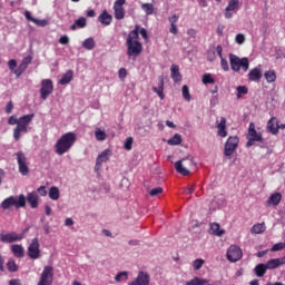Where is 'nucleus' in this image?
Here are the masks:
<instances>
[{
    "mask_svg": "<svg viewBox=\"0 0 285 285\" xmlns=\"http://www.w3.org/2000/svg\"><path fill=\"white\" fill-rule=\"evenodd\" d=\"M77 141V134L69 131L67 134H63L56 142V154L57 155H66L75 146Z\"/></svg>",
    "mask_w": 285,
    "mask_h": 285,
    "instance_id": "nucleus-1",
    "label": "nucleus"
},
{
    "mask_svg": "<svg viewBox=\"0 0 285 285\" xmlns=\"http://www.w3.org/2000/svg\"><path fill=\"white\" fill-rule=\"evenodd\" d=\"M127 55L129 57H139L141 55V50H144V46L141 42H139V35H137V31H130L127 40Z\"/></svg>",
    "mask_w": 285,
    "mask_h": 285,
    "instance_id": "nucleus-2",
    "label": "nucleus"
},
{
    "mask_svg": "<svg viewBox=\"0 0 285 285\" xmlns=\"http://www.w3.org/2000/svg\"><path fill=\"white\" fill-rule=\"evenodd\" d=\"M35 119V114H29L21 116L18 118V126L13 129V139L14 141H19L21 139V135H28L30 132V124Z\"/></svg>",
    "mask_w": 285,
    "mask_h": 285,
    "instance_id": "nucleus-3",
    "label": "nucleus"
},
{
    "mask_svg": "<svg viewBox=\"0 0 285 285\" xmlns=\"http://www.w3.org/2000/svg\"><path fill=\"white\" fill-rule=\"evenodd\" d=\"M12 206H14L17 210H19V208H26V195L20 194L19 196H9L0 204L2 210H10Z\"/></svg>",
    "mask_w": 285,
    "mask_h": 285,
    "instance_id": "nucleus-4",
    "label": "nucleus"
},
{
    "mask_svg": "<svg viewBox=\"0 0 285 285\" xmlns=\"http://www.w3.org/2000/svg\"><path fill=\"white\" fill-rule=\"evenodd\" d=\"M229 65L234 72H248V68H250V61L248 58H239L233 53L229 55Z\"/></svg>",
    "mask_w": 285,
    "mask_h": 285,
    "instance_id": "nucleus-5",
    "label": "nucleus"
},
{
    "mask_svg": "<svg viewBox=\"0 0 285 285\" xmlns=\"http://www.w3.org/2000/svg\"><path fill=\"white\" fill-rule=\"evenodd\" d=\"M14 157L17 159L18 170L20 175H22L23 177L29 175L30 167L28 166V157H26V154H23V151H17L14 154Z\"/></svg>",
    "mask_w": 285,
    "mask_h": 285,
    "instance_id": "nucleus-6",
    "label": "nucleus"
},
{
    "mask_svg": "<svg viewBox=\"0 0 285 285\" xmlns=\"http://www.w3.org/2000/svg\"><path fill=\"white\" fill-rule=\"evenodd\" d=\"M53 279L55 268L52 266H45L37 285H52Z\"/></svg>",
    "mask_w": 285,
    "mask_h": 285,
    "instance_id": "nucleus-7",
    "label": "nucleus"
},
{
    "mask_svg": "<svg viewBox=\"0 0 285 285\" xmlns=\"http://www.w3.org/2000/svg\"><path fill=\"white\" fill-rule=\"evenodd\" d=\"M239 146V138L237 136H230L225 142L224 155L230 157Z\"/></svg>",
    "mask_w": 285,
    "mask_h": 285,
    "instance_id": "nucleus-8",
    "label": "nucleus"
},
{
    "mask_svg": "<svg viewBox=\"0 0 285 285\" xmlns=\"http://www.w3.org/2000/svg\"><path fill=\"white\" fill-rule=\"evenodd\" d=\"M39 248V238H33L28 246V255L30 259H39L41 257V249Z\"/></svg>",
    "mask_w": 285,
    "mask_h": 285,
    "instance_id": "nucleus-9",
    "label": "nucleus"
},
{
    "mask_svg": "<svg viewBox=\"0 0 285 285\" xmlns=\"http://www.w3.org/2000/svg\"><path fill=\"white\" fill-rule=\"evenodd\" d=\"M55 90V86L52 85V80L45 79L41 82V89H40V97L41 99L46 100L50 95H52V91Z\"/></svg>",
    "mask_w": 285,
    "mask_h": 285,
    "instance_id": "nucleus-10",
    "label": "nucleus"
},
{
    "mask_svg": "<svg viewBox=\"0 0 285 285\" xmlns=\"http://www.w3.org/2000/svg\"><path fill=\"white\" fill-rule=\"evenodd\" d=\"M124 6H126V0H116L114 3V17L118 21H121V19L126 17V9H124Z\"/></svg>",
    "mask_w": 285,
    "mask_h": 285,
    "instance_id": "nucleus-11",
    "label": "nucleus"
},
{
    "mask_svg": "<svg viewBox=\"0 0 285 285\" xmlns=\"http://www.w3.org/2000/svg\"><path fill=\"white\" fill-rule=\"evenodd\" d=\"M21 239H23V234H18L17 232L0 234V240L3 244H12L14 242H21Z\"/></svg>",
    "mask_w": 285,
    "mask_h": 285,
    "instance_id": "nucleus-12",
    "label": "nucleus"
},
{
    "mask_svg": "<svg viewBox=\"0 0 285 285\" xmlns=\"http://www.w3.org/2000/svg\"><path fill=\"white\" fill-rule=\"evenodd\" d=\"M242 255V248L237 247V245H232L227 250V259L229 262H239Z\"/></svg>",
    "mask_w": 285,
    "mask_h": 285,
    "instance_id": "nucleus-13",
    "label": "nucleus"
},
{
    "mask_svg": "<svg viewBox=\"0 0 285 285\" xmlns=\"http://www.w3.org/2000/svg\"><path fill=\"white\" fill-rule=\"evenodd\" d=\"M128 285H150V274L148 272H139L137 277Z\"/></svg>",
    "mask_w": 285,
    "mask_h": 285,
    "instance_id": "nucleus-14",
    "label": "nucleus"
},
{
    "mask_svg": "<svg viewBox=\"0 0 285 285\" xmlns=\"http://www.w3.org/2000/svg\"><path fill=\"white\" fill-rule=\"evenodd\" d=\"M31 63H32V56L24 57L20 62L19 67L13 71V75H16L17 77L22 76L23 72L28 70V66H30Z\"/></svg>",
    "mask_w": 285,
    "mask_h": 285,
    "instance_id": "nucleus-15",
    "label": "nucleus"
},
{
    "mask_svg": "<svg viewBox=\"0 0 285 285\" xmlns=\"http://www.w3.org/2000/svg\"><path fill=\"white\" fill-rule=\"evenodd\" d=\"M239 10V0H229L226 9H225V19H233V12H237Z\"/></svg>",
    "mask_w": 285,
    "mask_h": 285,
    "instance_id": "nucleus-16",
    "label": "nucleus"
},
{
    "mask_svg": "<svg viewBox=\"0 0 285 285\" xmlns=\"http://www.w3.org/2000/svg\"><path fill=\"white\" fill-rule=\"evenodd\" d=\"M110 157H112V150L105 149L104 151H101L96 159V168H101L102 164H106V161H108Z\"/></svg>",
    "mask_w": 285,
    "mask_h": 285,
    "instance_id": "nucleus-17",
    "label": "nucleus"
},
{
    "mask_svg": "<svg viewBox=\"0 0 285 285\" xmlns=\"http://www.w3.org/2000/svg\"><path fill=\"white\" fill-rule=\"evenodd\" d=\"M216 130L218 137L226 138L228 137V131L226 130V118L220 117L219 120H216Z\"/></svg>",
    "mask_w": 285,
    "mask_h": 285,
    "instance_id": "nucleus-18",
    "label": "nucleus"
},
{
    "mask_svg": "<svg viewBox=\"0 0 285 285\" xmlns=\"http://www.w3.org/2000/svg\"><path fill=\"white\" fill-rule=\"evenodd\" d=\"M284 264L285 256L282 258H272L265 264V266L267 267V271H275V268H279V266H284Z\"/></svg>",
    "mask_w": 285,
    "mask_h": 285,
    "instance_id": "nucleus-19",
    "label": "nucleus"
},
{
    "mask_svg": "<svg viewBox=\"0 0 285 285\" xmlns=\"http://www.w3.org/2000/svg\"><path fill=\"white\" fill-rule=\"evenodd\" d=\"M247 139H250V141H262V134L257 132L254 122L249 124Z\"/></svg>",
    "mask_w": 285,
    "mask_h": 285,
    "instance_id": "nucleus-20",
    "label": "nucleus"
},
{
    "mask_svg": "<svg viewBox=\"0 0 285 285\" xmlns=\"http://www.w3.org/2000/svg\"><path fill=\"white\" fill-rule=\"evenodd\" d=\"M267 130L272 135H277L279 132V121L276 117H272L267 122Z\"/></svg>",
    "mask_w": 285,
    "mask_h": 285,
    "instance_id": "nucleus-21",
    "label": "nucleus"
},
{
    "mask_svg": "<svg viewBox=\"0 0 285 285\" xmlns=\"http://www.w3.org/2000/svg\"><path fill=\"white\" fill-rule=\"evenodd\" d=\"M24 18L27 21H32L36 26H39L40 28H46L48 26V20H39L30 13V11H24Z\"/></svg>",
    "mask_w": 285,
    "mask_h": 285,
    "instance_id": "nucleus-22",
    "label": "nucleus"
},
{
    "mask_svg": "<svg viewBox=\"0 0 285 285\" xmlns=\"http://www.w3.org/2000/svg\"><path fill=\"white\" fill-rule=\"evenodd\" d=\"M27 202L31 208L39 207V194L37 191H31L27 195Z\"/></svg>",
    "mask_w": 285,
    "mask_h": 285,
    "instance_id": "nucleus-23",
    "label": "nucleus"
},
{
    "mask_svg": "<svg viewBox=\"0 0 285 285\" xmlns=\"http://www.w3.org/2000/svg\"><path fill=\"white\" fill-rule=\"evenodd\" d=\"M98 21L102 26H110L112 23V16L108 11L104 10L98 17Z\"/></svg>",
    "mask_w": 285,
    "mask_h": 285,
    "instance_id": "nucleus-24",
    "label": "nucleus"
},
{
    "mask_svg": "<svg viewBox=\"0 0 285 285\" xmlns=\"http://www.w3.org/2000/svg\"><path fill=\"white\" fill-rule=\"evenodd\" d=\"M249 81H259L262 79V68L255 67L248 72Z\"/></svg>",
    "mask_w": 285,
    "mask_h": 285,
    "instance_id": "nucleus-25",
    "label": "nucleus"
},
{
    "mask_svg": "<svg viewBox=\"0 0 285 285\" xmlns=\"http://www.w3.org/2000/svg\"><path fill=\"white\" fill-rule=\"evenodd\" d=\"M281 202H282V194L281 193H274L267 199V206H279Z\"/></svg>",
    "mask_w": 285,
    "mask_h": 285,
    "instance_id": "nucleus-26",
    "label": "nucleus"
},
{
    "mask_svg": "<svg viewBox=\"0 0 285 285\" xmlns=\"http://www.w3.org/2000/svg\"><path fill=\"white\" fill-rule=\"evenodd\" d=\"M184 161H186V159L178 160V161L175 163L174 166H175V169L179 173V175L186 176V175H189L190 171L188 170V168H186L184 166Z\"/></svg>",
    "mask_w": 285,
    "mask_h": 285,
    "instance_id": "nucleus-27",
    "label": "nucleus"
},
{
    "mask_svg": "<svg viewBox=\"0 0 285 285\" xmlns=\"http://www.w3.org/2000/svg\"><path fill=\"white\" fill-rule=\"evenodd\" d=\"M75 72L72 70H68L66 73L62 75L61 79L59 80L60 86H67L72 81Z\"/></svg>",
    "mask_w": 285,
    "mask_h": 285,
    "instance_id": "nucleus-28",
    "label": "nucleus"
},
{
    "mask_svg": "<svg viewBox=\"0 0 285 285\" xmlns=\"http://www.w3.org/2000/svg\"><path fill=\"white\" fill-rule=\"evenodd\" d=\"M210 230L213 235H216V237H222L223 235H226V230L222 229L218 223H212Z\"/></svg>",
    "mask_w": 285,
    "mask_h": 285,
    "instance_id": "nucleus-29",
    "label": "nucleus"
},
{
    "mask_svg": "<svg viewBox=\"0 0 285 285\" xmlns=\"http://www.w3.org/2000/svg\"><path fill=\"white\" fill-rule=\"evenodd\" d=\"M171 79L177 82L181 81V73H179V66L177 65H171Z\"/></svg>",
    "mask_w": 285,
    "mask_h": 285,
    "instance_id": "nucleus-30",
    "label": "nucleus"
},
{
    "mask_svg": "<svg viewBox=\"0 0 285 285\" xmlns=\"http://www.w3.org/2000/svg\"><path fill=\"white\" fill-rule=\"evenodd\" d=\"M266 271H268V267H266V264H258L254 268L255 275L257 277H264V275H266Z\"/></svg>",
    "mask_w": 285,
    "mask_h": 285,
    "instance_id": "nucleus-31",
    "label": "nucleus"
},
{
    "mask_svg": "<svg viewBox=\"0 0 285 285\" xmlns=\"http://www.w3.org/2000/svg\"><path fill=\"white\" fill-rule=\"evenodd\" d=\"M95 138L97 141H106V139H108V135L106 134L105 130L97 127L95 130Z\"/></svg>",
    "mask_w": 285,
    "mask_h": 285,
    "instance_id": "nucleus-32",
    "label": "nucleus"
},
{
    "mask_svg": "<svg viewBox=\"0 0 285 285\" xmlns=\"http://www.w3.org/2000/svg\"><path fill=\"white\" fill-rule=\"evenodd\" d=\"M131 32H136V35H140L142 39L148 40V31L139 24H136L135 29Z\"/></svg>",
    "mask_w": 285,
    "mask_h": 285,
    "instance_id": "nucleus-33",
    "label": "nucleus"
},
{
    "mask_svg": "<svg viewBox=\"0 0 285 285\" xmlns=\"http://www.w3.org/2000/svg\"><path fill=\"white\" fill-rule=\"evenodd\" d=\"M49 197L50 199H52L53 202H57V199H59V197H61V193L59 191V187H51L49 189Z\"/></svg>",
    "mask_w": 285,
    "mask_h": 285,
    "instance_id": "nucleus-34",
    "label": "nucleus"
},
{
    "mask_svg": "<svg viewBox=\"0 0 285 285\" xmlns=\"http://www.w3.org/2000/svg\"><path fill=\"white\" fill-rule=\"evenodd\" d=\"M265 79L267 83H273L277 80V73H275V70H268L265 72Z\"/></svg>",
    "mask_w": 285,
    "mask_h": 285,
    "instance_id": "nucleus-35",
    "label": "nucleus"
},
{
    "mask_svg": "<svg viewBox=\"0 0 285 285\" xmlns=\"http://www.w3.org/2000/svg\"><path fill=\"white\" fill-rule=\"evenodd\" d=\"M87 20L85 17H81L75 21L71 26V30H77V28H86Z\"/></svg>",
    "mask_w": 285,
    "mask_h": 285,
    "instance_id": "nucleus-36",
    "label": "nucleus"
},
{
    "mask_svg": "<svg viewBox=\"0 0 285 285\" xmlns=\"http://www.w3.org/2000/svg\"><path fill=\"white\" fill-rule=\"evenodd\" d=\"M264 230H266V225L263 223L254 225L250 229V233L254 235H259L261 233H264Z\"/></svg>",
    "mask_w": 285,
    "mask_h": 285,
    "instance_id": "nucleus-37",
    "label": "nucleus"
},
{
    "mask_svg": "<svg viewBox=\"0 0 285 285\" xmlns=\"http://www.w3.org/2000/svg\"><path fill=\"white\" fill-rule=\"evenodd\" d=\"M11 250H12L14 257H23V246L12 245Z\"/></svg>",
    "mask_w": 285,
    "mask_h": 285,
    "instance_id": "nucleus-38",
    "label": "nucleus"
},
{
    "mask_svg": "<svg viewBox=\"0 0 285 285\" xmlns=\"http://www.w3.org/2000/svg\"><path fill=\"white\" fill-rule=\"evenodd\" d=\"M168 146H179L181 144V135L176 134L173 138L167 140Z\"/></svg>",
    "mask_w": 285,
    "mask_h": 285,
    "instance_id": "nucleus-39",
    "label": "nucleus"
},
{
    "mask_svg": "<svg viewBox=\"0 0 285 285\" xmlns=\"http://www.w3.org/2000/svg\"><path fill=\"white\" fill-rule=\"evenodd\" d=\"M7 268H8L9 273H17L19 271V266H17V263L12 258H10L7 262Z\"/></svg>",
    "mask_w": 285,
    "mask_h": 285,
    "instance_id": "nucleus-40",
    "label": "nucleus"
},
{
    "mask_svg": "<svg viewBox=\"0 0 285 285\" xmlns=\"http://www.w3.org/2000/svg\"><path fill=\"white\" fill-rule=\"evenodd\" d=\"M141 10H144L145 14H153V12H155V7L153 6V3H142L141 4Z\"/></svg>",
    "mask_w": 285,
    "mask_h": 285,
    "instance_id": "nucleus-41",
    "label": "nucleus"
},
{
    "mask_svg": "<svg viewBox=\"0 0 285 285\" xmlns=\"http://www.w3.org/2000/svg\"><path fill=\"white\" fill-rule=\"evenodd\" d=\"M82 48H85L86 50H92L95 48V39L92 38H87L83 42H82Z\"/></svg>",
    "mask_w": 285,
    "mask_h": 285,
    "instance_id": "nucleus-42",
    "label": "nucleus"
},
{
    "mask_svg": "<svg viewBox=\"0 0 285 285\" xmlns=\"http://www.w3.org/2000/svg\"><path fill=\"white\" fill-rule=\"evenodd\" d=\"M203 83H205L206 86H208V83H215V78H213V75L210 73H205L203 76Z\"/></svg>",
    "mask_w": 285,
    "mask_h": 285,
    "instance_id": "nucleus-43",
    "label": "nucleus"
},
{
    "mask_svg": "<svg viewBox=\"0 0 285 285\" xmlns=\"http://www.w3.org/2000/svg\"><path fill=\"white\" fill-rule=\"evenodd\" d=\"M183 98L186 101H190V90L188 89V86H186V85L183 86Z\"/></svg>",
    "mask_w": 285,
    "mask_h": 285,
    "instance_id": "nucleus-44",
    "label": "nucleus"
},
{
    "mask_svg": "<svg viewBox=\"0 0 285 285\" xmlns=\"http://www.w3.org/2000/svg\"><path fill=\"white\" fill-rule=\"evenodd\" d=\"M164 193V188L161 187H156L149 190L150 197H157V195H161Z\"/></svg>",
    "mask_w": 285,
    "mask_h": 285,
    "instance_id": "nucleus-45",
    "label": "nucleus"
},
{
    "mask_svg": "<svg viewBox=\"0 0 285 285\" xmlns=\"http://www.w3.org/2000/svg\"><path fill=\"white\" fill-rule=\"evenodd\" d=\"M236 90L238 99L242 97V95H248V88H246V86H238Z\"/></svg>",
    "mask_w": 285,
    "mask_h": 285,
    "instance_id": "nucleus-46",
    "label": "nucleus"
},
{
    "mask_svg": "<svg viewBox=\"0 0 285 285\" xmlns=\"http://www.w3.org/2000/svg\"><path fill=\"white\" fill-rule=\"evenodd\" d=\"M116 282H121V279H128V272H120L115 276Z\"/></svg>",
    "mask_w": 285,
    "mask_h": 285,
    "instance_id": "nucleus-47",
    "label": "nucleus"
},
{
    "mask_svg": "<svg viewBox=\"0 0 285 285\" xmlns=\"http://www.w3.org/2000/svg\"><path fill=\"white\" fill-rule=\"evenodd\" d=\"M132 137H128L125 141L124 148L125 150H132Z\"/></svg>",
    "mask_w": 285,
    "mask_h": 285,
    "instance_id": "nucleus-48",
    "label": "nucleus"
},
{
    "mask_svg": "<svg viewBox=\"0 0 285 285\" xmlns=\"http://www.w3.org/2000/svg\"><path fill=\"white\" fill-rule=\"evenodd\" d=\"M285 243H277L272 247V253H276L277 250H284Z\"/></svg>",
    "mask_w": 285,
    "mask_h": 285,
    "instance_id": "nucleus-49",
    "label": "nucleus"
},
{
    "mask_svg": "<svg viewBox=\"0 0 285 285\" xmlns=\"http://www.w3.org/2000/svg\"><path fill=\"white\" fill-rule=\"evenodd\" d=\"M194 271H199L204 266V259H196L193 263Z\"/></svg>",
    "mask_w": 285,
    "mask_h": 285,
    "instance_id": "nucleus-50",
    "label": "nucleus"
},
{
    "mask_svg": "<svg viewBox=\"0 0 285 285\" xmlns=\"http://www.w3.org/2000/svg\"><path fill=\"white\" fill-rule=\"evenodd\" d=\"M235 41L236 43L242 46L246 41V36H244L243 33H238L236 35Z\"/></svg>",
    "mask_w": 285,
    "mask_h": 285,
    "instance_id": "nucleus-51",
    "label": "nucleus"
},
{
    "mask_svg": "<svg viewBox=\"0 0 285 285\" xmlns=\"http://www.w3.org/2000/svg\"><path fill=\"white\" fill-rule=\"evenodd\" d=\"M9 126H19V118L17 116H11L8 119Z\"/></svg>",
    "mask_w": 285,
    "mask_h": 285,
    "instance_id": "nucleus-52",
    "label": "nucleus"
},
{
    "mask_svg": "<svg viewBox=\"0 0 285 285\" xmlns=\"http://www.w3.org/2000/svg\"><path fill=\"white\" fill-rule=\"evenodd\" d=\"M220 66L225 72H228L230 70V67L228 66V60L220 58Z\"/></svg>",
    "mask_w": 285,
    "mask_h": 285,
    "instance_id": "nucleus-53",
    "label": "nucleus"
},
{
    "mask_svg": "<svg viewBox=\"0 0 285 285\" xmlns=\"http://www.w3.org/2000/svg\"><path fill=\"white\" fill-rule=\"evenodd\" d=\"M153 91L156 92L160 99H164V89H160L159 87H153Z\"/></svg>",
    "mask_w": 285,
    "mask_h": 285,
    "instance_id": "nucleus-54",
    "label": "nucleus"
},
{
    "mask_svg": "<svg viewBox=\"0 0 285 285\" xmlns=\"http://www.w3.org/2000/svg\"><path fill=\"white\" fill-rule=\"evenodd\" d=\"M8 66H9V70L14 72V70H17L16 69L17 68V60H14V59L9 60Z\"/></svg>",
    "mask_w": 285,
    "mask_h": 285,
    "instance_id": "nucleus-55",
    "label": "nucleus"
},
{
    "mask_svg": "<svg viewBox=\"0 0 285 285\" xmlns=\"http://www.w3.org/2000/svg\"><path fill=\"white\" fill-rule=\"evenodd\" d=\"M177 21H179V16L174 14V16L169 17L170 26H177Z\"/></svg>",
    "mask_w": 285,
    "mask_h": 285,
    "instance_id": "nucleus-56",
    "label": "nucleus"
},
{
    "mask_svg": "<svg viewBox=\"0 0 285 285\" xmlns=\"http://www.w3.org/2000/svg\"><path fill=\"white\" fill-rule=\"evenodd\" d=\"M59 43H61L62 46H68V43H70V38H68V36H62L59 39Z\"/></svg>",
    "mask_w": 285,
    "mask_h": 285,
    "instance_id": "nucleus-57",
    "label": "nucleus"
},
{
    "mask_svg": "<svg viewBox=\"0 0 285 285\" xmlns=\"http://www.w3.org/2000/svg\"><path fill=\"white\" fill-rule=\"evenodd\" d=\"M14 108V105L12 104V101H9L6 106L4 111L7 112V115H10V112H12V109Z\"/></svg>",
    "mask_w": 285,
    "mask_h": 285,
    "instance_id": "nucleus-58",
    "label": "nucleus"
},
{
    "mask_svg": "<svg viewBox=\"0 0 285 285\" xmlns=\"http://www.w3.org/2000/svg\"><path fill=\"white\" fill-rule=\"evenodd\" d=\"M38 193L41 197H46V195H48V191L46 190V186H40L38 188Z\"/></svg>",
    "mask_w": 285,
    "mask_h": 285,
    "instance_id": "nucleus-59",
    "label": "nucleus"
},
{
    "mask_svg": "<svg viewBox=\"0 0 285 285\" xmlns=\"http://www.w3.org/2000/svg\"><path fill=\"white\" fill-rule=\"evenodd\" d=\"M118 75H119V79H126V75H127V71H126V68H120L119 71H118Z\"/></svg>",
    "mask_w": 285,
    "mask_h": 285,
    "instance_id": "nucleus-60",
    "label": "nucleus"
},
{
    "mask_svg": "<svg viewBox=\"0 0 285 285\" xmlns=\"http://www.w3.org/2000/svg\"><path fill=\"white\" fill-rule=\"evenodd\" d=\"M224 28H225L224 24H218L216 32L217 35H219V37L224 36Z\"/></svg>",
    "mask_w": 285,
    "mask_h": 285,
    "instance_id": "nucleus-61",
    "label": "nucleus"
},
{
    "mask_svg": "<svg viewBox=\"0 0 285 285\" xmlns=\"http://www.w3.org/2000/svg\"><path fill=\"white\" fill-rule=\"evenodd\" d=\"M45 213L48 217H50V215H52V207H50L49 205H46Z\"/></svg>",
    "mask_w": 285,
    "mask_h": 285,
    "instance_id": "nucleus-62",
    "label": "nucleus"
},
{
    "mask_svg": "<svg viewBox=\"0 0 285 285\" xmlns=\"http://www.w3.org/2000/svg\"><path fill=\"white\" fill-rule=\"evenodd\" d=\"M169 32H171V35H177L178 32L177 24H170Z\"/></svg>",
    "mask_w": 285,
    "mask_h": 285,
    "instance_id": "nucleus-63",
    "label": "nucleus"
},
{
    "mask_svg": "<svg viewBox=\"0 0 285 285\" xmlns=\"http://www.w3.org/2000/svg\"><path fill=\"white\" fill-rule=\"evenodd\" d=\"M9 285H21V282L19 279H11Z\"/></svg>",
    "mask_w": 285,
    "mask_h": 285,
    "instance_id": "nucleus-64",
    "label": "nucleus"
}]
</instances>
